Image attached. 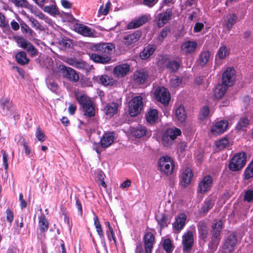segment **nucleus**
Wrapping results in <instances>:
<instances>
[{
	"instance_id": "f257e3e1",
	"label": "nucleus",
	"mask_w": 253,
	"mask_h": 253,
	"mask_svg": "<svg viewBox=\"0 0 253 253\" xmlns=\"http://www.w3.org/2000/svg\"><path fill=\"white\" fill-rule=\"evenodd\" d=\"M76 100L81 105L84 116L90 118L95 116V108L90 98L84 94L76 95Z\"/></svg>"
},
{
	"instance_id": "f03ea898",
	"label": "nucleus",
	"mask_w": 253,
	"mask_h": 253,
	"mask_svg": "<svg viewBox=\"0 0 253 253\" xmlns=\"http://www.w3.org/2000/svg\"><path fill=\"white\" fill-rule=\"evenodd\" d=\"M246 162V154L244 152L237 153L230 161L229 169L232 171H240L245 167Z\"/></svg>"
},
{
	"instance_id": "7ed1b4c3",
	"label": "nucleus",
	"mask_w": 253,
	"mask_h": 253,
	"mask_svg": "<svg viewBox=\"0 0 253 253\" xmlns=\"http://www.w3.org/2000/svg\"><path fill=\"white\" fill-rule=\"evenodd\" d=\"M223 228L221 220L217 221L212 225L211 238L209 247L211 252H214L217 248L220 241V232Z\"/></svg>"
},
{
	"instance_id": "20e7f679",
	"label": "nucleus",
	"mask_w": 253,
	"mask_h": 253,
	"mask_svg": "<svg viewBox=\"0 0 253 253\" xmlns=\"http://www.w3.org/2000/svg\"><path fill=\"white\" fill-rule=\"evenodd\" d=\"M181 131L176 127L168 128L162 135L161 142L166 147H170L174 143L177 136L180 135Z\"/></svg>"
},
{
	"instance_id": "39448f33",
	"label": "nucleus",
	"mask_w": 253,
	"mask_h": 253,
	"mask_svg": "<svg viewBox=\"0 0 253 253\" xmlns=\"http://www.w3.org/2000/svg\"><path fill=\"white\" fill-rule=\"evenodd\" d=\"M158 167L162 173L169 175L172 173L174 167L173 160L169 156L161 157L158 162Z\"/></svg>"
},
{
	"instance_id": "423d86ee",
	"label": "nucleus",
	"mask_w": 253,
	"mask_h": 253,
	"mask_svg": "<svg viewBox=\"0 0 253 253\" xmlns=\"http://www.w3.org/2000/svg\"><path fill=\"white\" fill-rule=\"evenodd\" d=\"M143 98L141 96L134 97L129 102V114L135 117L141 112L143 107Z\"/></svg>"
},
{
	"instance_id": "0eeeda50",
	"label": "nucleus",
	"mask_w": 253,
	"mask_h": 253,
	"mask_svg": "<svg viewBox=\"0 0 253 253\" xmlns=\"http://www.w3.org/2000/svg\"><path fill=\"white\" fill-rule=\"evenodd\" d=\"M115 48V46L113 43L102 42L93 45L91 47V49L95 52L110 56L114 50Z\"/></svg>"
},
{
	"instance_id": "6e6552de",
	"label": "nucleus",
	"mask_w": 253,
	"mask_h": 253,
	"mask_svg": "<svg viewBox=\"0 0 253 253\" xmlns=\"http://www.w3.org/2000/svg\"><path fill=\"white\" fill-rule=\"evenodd\" d=\"M236 79V71L233 67H228L222 77V83L226 87L232 86Z\"/></svg>"
},
{
	"instance_id": "1a4fd4ad",
	"label": "nucleus",
	"mask_w": 253,
	"mask_h": 253,
	"mask_svg": "<svg viewBox=\"0 0 253 253\" xmlns=\"http://www.w3.org/2000/svg\"><path fill=\"white\" fill-rule=\"evenodd\" d=\"M60 70L63 77L67 80L72 83H76L79 80L78 74L73 69L64 65H61L60 66Z\"/></svg>"
},
{
	"instance_id": "9d476101",
	"label": "nucleus",
	"mask_w": 253,
	"mask_h": 253,
	"mask_svg": "<svg viewBox=\"0 0 253 253\" xmlns=\"http://www.w3.org/2000/svg\"><path fill=\"white\" fill-rule=\"evenodd\" d=\"M238 244L237 235L232 233L230 234L225 240L223 246V252L224 253H231Z\"/></svg>"
},
{
	"instance_id": "9b49d317",
	"label": "nucleus",
	"mask_w": 253,
	"mask_h": 253,
	"mask_svg": "<svg viewBox=\"0 0 253 253\" xmlns=\"http://www.w3.org/2000/svg\"><path fill=\"white\" fill-rule=\"evenodd\" d=\"M155 96L157 101L167 105L170 99L169 91L164 87H158L155 92Z\"/></svg>"
},
{
	"instance_id": "f8f14e48",
	"label": "nucleus",
	"mask_w": 253,
	"mask_h": 253,
	"mask_svg": "<svg viewBox=\"0 0 253 253\" xmlns=\"http://www.w3.org/2000/svg\"><path fill=\"white\" fill-rule=\"evenodd\" d=\"M212 183V178L210 175L205 176L199 183L197 192L200 194H205L210 190Z\"/></svg>"
},
{
	"instance_id": "ddd939ff",
	"label": "nucleus",
	"mask_w": 253,
	"mask_h": 253,
	"mask_svg": "<svg viewBox=\"0 0 253 253\" xmlns=\"http://www.w3.org/2000/svg\"><path fill=\"white\" fill-rule=\"evenodd\" d=\"M129 70L130 66L128 64H121L114 68L113 73L115 77L121 78L126 76Z\"/></svg>"
},
{
	"instance_id": "4468645a",
	"label": "nucleus",
	"mask_w": 253,
	"mask_h": 253,
	"mask_svg": "<svg viewBox=\"0 0 253 253\" xmlns=\"http://www.w3.org/2000/svg\"><path fill=\"white\" fill-rule=\"evenodd\" d=\"M130 131L133 136L136 138H141L144 136L149 137L151 135V131L142 125H138L136 127L131 128Z\"/></svg>"
},
{
	"instance_id": "2eb2a0df",
	"label": "nucleus",
	"mask_w": 253,
	"mask_h": 253,
	"mask_svg": "<svg viewBox=\"0 0 253 253\" xmlns=\"http://www.w3.org/2000/svg\"><path fill=\"white\" fill-rule=\"evenodd\" d=\"M193 234L191 231H188L182 236V245L183 251L189 252L193 245Z\"/></svg>"
},
{
	"instance_id": "dca6fc26",
	"label": "nucleus",
	"mask_w": 253,
	"mask_h": 253,
	"mask_svg": "<svg viewBox=\"0 0 253 253\" xmlns=\"http://www.w3.org/2000/svg\"><path fill=\"white\" fill-rule=\"evenodd\" d=\"M172 15V12L171 9H168L165 12L160 13L158 14L157 25L159 27H162L165 24L167 23L170 20Z\"/></svg>"
},
{
	"instance_id": "f3484780",
	"label": "nucleus",
	"mask_w": 253,
	"mask_h": 253,
	"mask_svg": "<svg viewBox=\"0 0 253 253\" xmlns=\"http://www.w3.org/2000/svg\"><path fill=\"white\" fill-rule=\"evenodd\" d=\"M228 123L227 121L221 120L212 126L211 131L214 135L223 133L227 128Z\"/></svg>"
},
{
	"instance_id": "a211bd4d",
	"label": "nucleus",
	"mask_w": 253,
	"mask_h": 253,
	"mask_svg": "<svg viewBox=\"0 0 253 253\" xmlns=\"http://www.w3.org/2000/svg\"><path fill=\"white\" fill-rule=\"evenodd\" d=\"M197 45L196 41H187L181 44V49L184 54H190L195 51Z\"/></svg>"
},
{
	"instance_id": "6ab92c4d",
	"label": "nucleus",
	"mask_w": 253,
	"mask_h": 253,
	"mask_svg": "<svg viewBox=\"0 0 253 253\" xmlns=\"http://www.w3.org/2000/svg\"><path fill=\"white\" fill-rule=\"evenodd\" d=\"M141 36V32L136 31L133 33L125 36L123 39V42L126 46L130 45L137 42Z\"/></svg>"
},
{
	"instance_id": "aec40b11",
	"label": "nucleus",
	"mask_w": 253,
	"mask_h": 253,
	"mask_svg": "<svg viewBox=\"0 0 253 253\" xmlns=\"http://www.w3.org/2000/svg\"><path fill=\"white\" fill-rule=\"evenodd\" d=\"M89 55L90 58L97 63L106 64L109 63L111 59L110 56L104 55L98 52L92 53Z\"/></svg>"
},
{
	"instance_id": "412c9836",
	"label": "nucleus",
	"mask_w": 253,
	"mask_h": 253,
	"mask_svg": "<svg viewBox=\"0 0 253 253\" xmlns=\"http://www.w3.org/2000/svg\"><path fill=\"white\" fill-rule=\"evenodd\" d=\"M148 77V72L144 69L135 71L133 74V79L136 83L140 84L144 83Z\"/></svg>"
},
{
	"instance_id": "4be33fe9",
	"label": "nucleus",
	"mask_w": 253,
	"mask_h": 253,
	"mask_svg": "<svg viewBox=\"0 0 253 253\" xmlns=\"http://www.w3.org/2000/svg\"><path fill=\"white\" fill-rule=\"evenodd\" d=\"M193 176V174L192 170L189 168H186L181 175L182 185L184 187H186L190 184Z\"/></svg>"
},
{
	"instance_id": "5701e85b",
	"label": "nucleus",
	"mask_w": 253,
	"mask_h": 253,
	"mask_svg": "<svg viewBox=\"0 0 253 253\" xmlns=\"http://www.w3.org/2000/svg\"><path fill=\"white\" fill-rule=\"evenodd\" d=\"M186 220V215L183 213L179 214L173 223V227L177 230H181L184 227Z\"/></svg>"
},
{
	"instance_id": "b1692460",
	"label": "nucleus",
	"mask_w": 253,
	"mask_h": 253,
	"mask_svg": "<svg viewBox=\"0 0 253 253\" xmlns=\"http://www.w3.org/2000/svg\"><path fill=\"white\" fill-rule=\"evenodd\" d=\"M175 116L179 122L183 124L187 118V114L184 106L180 105L175 111Z\"/></svg>"
},
{
	"instance_id": "393cba45",
	"label": "nucleus",
	"mask_w": 253,
	"mask_h": 253,
	"mask_svg": "<svg viewBox=\"0 0 253 253\" xmlns=\"http://www.w3.org/2000/svg\"><path fill=\"white\" fill-rule=\"evenodd\" d=\"M114 140V136L111 133L104 134L100 139V144L102 147L106 148L112 144Z\"/></svg>"
},
{
	"instance_id": "a878e982",
	"label": "nucleus",
	"mask_w": 253,
	"mask_h": 253,
	"mask_svg": "<svg viewBox=\"0 0 253 253\" xmlns=\"http://www.w3.org/2000/svg\"><path fill=\"white\" fill-rule=\"evenodd\" d=\"M147 21L148 17L146 15L142 16L138 19L128 23L127 25V28L128 29L138 28L145 23Z\"/></svg>"
},
{
	"instance_id": "bb28decb",
	"label": "nucleus",
	"mask_w": 253,
	"mask_h": 253,
	"mask_svg": "<svg viewBox=\"0 0 253 253\" xmlns=\"http://www.w3.org/2000/svg\"><path fill=\"white\" fill-rule=\"evenodd\" d=\"M158 112L156 109H150L146 114L145 118L147 123L152 124L158 119Z\"/></svg>"
},
{
	"instance_id": "cd10ccee",
	"label": "nucleus",
	"mask_w": 253,
	"mask_h": 253,
	"mask_svg": "<svg viewBox=\"0 0 253 253\" xmlns=\"http://www.w3.org/2000/svg\"><path fill=\"white\" fill-rule=\"evenodd\" d=\"M155 50L156 47L155 45H148L140 52V57L142 59L145 60L152 55Z\"/></svg>"
},
{
	"instance_id": "c85d7f7f",
	"label": "nucleus",
	"mask_w": 253,
	"mask_h": 253,
	"mask_svg": "<svg viewBox=\"0 0 253 253\" xmlns=\"http://www.w3.org/2000/svg\"><path fill=\"white\" fill-rule=\"evenodd\" d=\"M0 106L4 113L6 114L12 108V105L8 97H2L0 99Z\"/></svg>"
},
{
	"instance_id": "c756f323",
	"label": "nucleus",
	"mask_w": 253,
	"mask_h": 253,
	"mask_svg": "<svg viewBox=\"0 0 253 253\" xmlns=\"http://www.w3.org/2000/svg\"><path fill=\"white\" fill-rule=\"evenodd\" d=\"M228 87L223 85L222 83L221 84H218L213 90L214 97L216 99L221 98L224 95Z\"/></svg>"
},
{
	"instance_id": "7c9ffc66",
	"label": "nucleus",
	"mask_w": 253,
	"mask_h": 253,
	"mask_svg": "<svg viewBox=\"0 0 253 253\" xmlns=\"http://www.w3.org/2000/svg\"><path fill=\"white\" fill-rule=\"evenodd\" d=\"M250 124V120L246 117L240 118L236 126V129L238 131H245Z\"/></svg>"
},
{
	"instance_id": "2f4dec72",
	"label": "nucleus",
	"mask_w": 253,
	"mask_h": 253,
	"mask_svg": "<svg viewBox=\"0 0 253 253\" xmlns=\"http://www.w3.org/2000/svg\"><path fill=\"white\" fill-rule=\"evenodd\" d=\"M211 56L209 50L202 51L199 56V64L202 67L204 66L209 61Z\"/></svg>"
},
{
	"instance_id": "473e14b6",
	"label": "nucleus",
	"mask_w": 253,
	"mask_h": 253,
	"mask_svg": "<svg viewBox=\"0 0 253 253\" xmlns=\"http://www.w3.org/2000/svg\"><path fill=\"white\" fill-rule=\"evenodd\" d=\"M75 29L78 33L85 36H90L93 34L90 28L82 24H77Z\"/></svg>"
},
{
	"instance_id": "72a5a7b5",
	"label": "nucleus",
	"mask_w": 253,
	"mask_h": 253,
	"mask_svg": "<svg viewBox=\"0 0 253 253\" xmlns=\"http://www.w3.org/2000/svg\"><path fill=\"white\" fill-rule=\"evenodd\" d=\"M16 61L21 65H25L29 62V59L27 57V54L24 51L18 52L15 55Z\"/></svg>"
},
{
	"instance_id": "f704fd0d",
	"label": "nucleus",
	"mask_w": 253,
	"mask_h": 253,
	"mask_svg": "<svg viewBox=\"0 0 253 253\" xmlns=\"http://www.w3.org/2000/svg\"><path fill=\"white\" fill-rule=\"evenodd\" d=\"M198 228L200 238L202 239L206 238L208 234V230L205 222L203 221H200L198 224Z\"/></svg>"
},
{
	"instance_id": "c9c22d12",
	"label": "nucleus",
	"mask_w": 253,
	"mask_h": 253,
	"mask_svg": "<svg viewBox=\"0 0 253 253\" xmlns=\"http://www.w3.org/2000/svg\"><path fill=\"white\" fill-rule=\"evenodd\" d=\"M230 48L224 45H222L219 47L216 57H218L220 60L225 59L230 54Z\"/></svg>"
},
{
	"instance_id": "e433bc0d",
	"label": "nucleus",
	"mask_w": 253,
	"mask_h": 253,
	"mask_svg": "<svg viewBox=\"0 0 253 253\" xmlns=\"http://www.w3.org/2000/svg\"><path fill=\"white\" fill-rule=\"evenodd\" d=\"M225 26L228 30H230L233 26L236 23L237 16L235 14H229L227 15Z\"/></svg>"
},
{
	"instance_id": "4c0bfd02",
	"label": "nucleus",
	"mask_w": 253,
	"mask_h": 253,
	"mask_svg": "<svg viewBox=\"0 0 253 253\" xmlns=\"http://www.w3.org/2000/svg\"><path fill=\"white\" fill-rule=\"evenodd\" d=\"M214 202L211 199H206L201 207V213L206 214L209 210L212 208Z\"/></svg>"
},
{
	"instance_id": "58836bf2",
	"label": "nucleus",
	"mask_w": 253,
	"mask_h": 253,
	"mask_svg": "<svg viewBox=\"0 0 253 253\" xmlns=\"http://www.w3.org/2000/svg\"><path fill=\"white\" fill-rule=\"evenodd\" d=\"M118 107V104L115 102L107 105L105 108L106 114L110 116H113L117 113Z\"/></svg>"
},
{
	"instance_id": "ea45409f",
	"label": "nucleus",
	"mask_w": 253,
	"mask_h": 253,
	"mask_svg": "<svg viewBox=\"0 0 253 253\" xmlns=\"http://www.w3.org/2000/svg\"><path fill=\"white\" fill-rule=\"evenodd\" d=\"M39 227L41 232L46 231L48 228V223L44 215L42 214L39 217Z\"/></svg>"
},
{
	"instance_id": "a19ab883",
	"label": "nucleus",
	"mask_w": 253,
	"mask_h": 253,
	"mask_svg": "<svg viewBox=\"0 0 253 253\" xmlns=\"http://www.w3.org/2000/svg\"><path fill=\"white\" fill-rule=\"evenodd\" d=\"M75 67L78 69H84L87 71L93 69L92 65H89L86 62L83 60H77Z\"/></svg>"
},
{
	"instance_id": "79ce46f5",
	"label": "nucleus",
	"mask_w": 253,
	"mask_h": 253,
	"mask_svg": "<svg viewBox=\"0 0 253 253\" xmlns=\"http://www.w3.org/2000/svg\"><path fill=\"white\" fill-rule=\"evenodd\" d=\"M100 81L104 85H112L115 83V80L110 76L104 75L100 77Z\"/></svg>"
},
{
	"instance_id": "37998d69",
	"label": "nucleus",
	"mask_w": 253,
	"mask_h": 253,
	"mask_svg": "<svg viewBox=\"0 0 253 253\" xmlns=\"http://www.w3.org/2000/svg\"><path fill=\"white\" fill-rule=\"evenodd\" d=\"M94 224L95 226L96 231L98 235L100 236L101 240L104 239V234L102 228V226L101 224L100 223L98 217L96 216H95L94 217Z\"/></svg>"
},
{
	"instance_id": "c03bdc74",
	"label": "nucleus",
	"mask_w": 253,
	"mask_h": 253,
	"mask_svg": "<svg viewBox=\"0 0 253 253\" xmlns=\"http://www.w3.org/2000/svg\"><path fill=\"white\" fill-rule=\"evenodd\" d=\"M157 220L161 226V228L167 226L169 223V221L166 215L162 214L157 216Z\"/></svg>"
},
{
	"instance_id": "a18cd8bd",
	"label": "nucleus",
	"mask_w": 253,
	"mask_h": 253,
	"mask_svg": "<svg viewBox=\"0 0 253 253\" xmlns=\"http://www.w3.org/2000/svg\"><path fill=\"white\" fill-rule=\"evenodd\" d=\"M244 179L247 180L253 177V161L244 171Z\"/></svg>"
},
{
	"instance_id": "49530a36",
	"label": "nucleus",
	"mask_w": 253,
	"mask_h": 253,
	"mask_svg": "<svg viewBox=\"0 0 253 253\" xmlns=\"http://www.w3.org/2000/svg\"><path fill=\"white\" fill-rule=\"evenodd\" d=\"M179 66L180 64L178 62L173 60L169 61L167 64L166 67L170 71V72H174L178 69Z\"/></svg>"
},
{
	"instance_id": "de8ad7c7",
	"label": "nucleus",
	"mask_w": 253,
	"mask_h": 253,
	"mask_svg": "<svg viewBox=\"0 0 253 253\" xmlns=\"http://www.w3.org/2000/svg\"><path fill=\"white\" fill-rule=\"evenodd\" d=\"M16 6L30 8L31 6L26 0H10Z\"/></svg>"
},
{
	"instance_id": "09e8293b",
	"label": "nucleus",
	"mask_w": 253,
	"mask_h": 253,
	"mask_svg": "<svg viewBox=\"0 0 253 253\" xmlns=\"http://www.w3.org/2000/svg\"><path fill=\"white\" fill-rule=\"evenodd\" d=\"M163 248L167 253H171L172 251V246L169 239H165L163 243Z\"/></svg>"
},
{
	"instance_id": "8fccbe9b",
	"label": "nucleus",
	"mask_w": 253,
	"mask_h": 253,
	"mask_svg": "<svg viewBox=\"0 0 253 253\" xmlns=\"http://www.w3.org/2000/svg\"><path fill=\"white\" fill-rule=\"evenodd\" d=\"M169 32L170 30L168 27H165L160 32V35L158 37V40L160 42L163 41L167 37Z\"/></svg>"
},
{
	"instance_id": "3c124183",
	"label": "nucleus",
	"mask_w": 253,
	"mask_h": 253,
	"mask_svg": "<svg viewBox=\"0 0 253 253\" xmlns=\"http://www.w3.org/2000/svg\"><path fill=\"white\" fill-rule=\"evenodd\" d=\"M43 10L45 12L52 15H56L59 14L58 10L53 5L46 6L44 7Z\"/></svg>"
},
{
	"instance_id": "603ef678",
	"label": "nucleus",
	"mask_w": 253,
	"mask_h": 253,
	"mask_svg": "<svg viewBox=\"0 0 253 253\" xmlns=\"http://www.w3.org/2000/svg\"><path fill=\"white\" fill-rule=\"evenodd\" d=\"M144 243H154L155 236L151 232H147L144 237Z\"/></svg>"
},
{
	"instance_id": "864d4df0",
	"label": "nucleus",
	"mask_w": 253,
	"mask_h": 253,
	"mask_svg": "<svg viewBox=\"0 0 253 253\" xmlns=\"http://www.w3.org/2000/svg\"><path fill=\"white\" fill-rule=\"evenodd\" d=\"M28 18L33 27L38 30L42 29L41 24L37 20L32 17H28Z\"/></svg>"
},
{
	"instance_id": "5fc2aeb1",
	"label": "nucleus",
	"mask_w": 253,
	"mask_h": 253,
	"mask_svg": "<svg viewBox=\"0 0 253 253\" xmlns=\"http://www.w3.org/2000/svg\"><path fill=\"white\" fill-rule=\"evenodd\" d=\"M36 136L40 141L43 142L45 140V135L43 132L40 127H37L36 132Z\"/></svg>"
},
{
	"instance_id": "6e6d98bb",
	"label": "nucleus",
	"mask_w": 253,
	"mask_h": 253,
	"mask_svg": "<svg viewBox=\"0 0 253 253\" xmlns=\"http://www.w3.org/2000/svg\"><path fill=\"white\" fill-rule=\"evenodd\" d=\"M17 42L20 45V46L25 49L31 42L22 37H18Z\"/></svg>"
},
{
	"instance_id": "4d7b16f0",
	"label": "nucleus",
	"mask_w": 253,
	"mask_h": 253,
	"mask_svg": "<svg viewBox=\"0 0 253 253\" xmlns=\"http://www.w3.org/2000/svg\"><path fill=\"white\" fill-rule=\"evenodd\" d=\"M181 82V80L177 76H174L170 79V84L171 86L175 87L178 86Z\"/></svg>"
},
{
	"instance_id": "13d9d810",
	"label": "nucleus",
	"mask_w": 253,
	"mask_h": 253,
	"mask_svg": "<svg viewBox=\"0 0 253 253\" xmlns=\"http://www.w3.org/2000/svg\"><path fill=\"white\" fill-rule=\"evenodd\" d=\"M228 144L229 140L227 138H224L216 142V146L220 149H222L227 146Z\"/></svg>"
},
{
	"instance_id": "bf43d9fd",
	"label": "nucleus",
	"mask_w": 253,
	"mask_h": 253,
	"mask_svg": "<svg viewBox=\"0 0 253 253\" xmlns=\"http://www.w3.org/2000/svg\"><path fill=\"white\" fill-rule=\"evenodd\" d=\"M59 44L61 46L67 48H70L72 44V42L69 39H62L60 42Z\"/></svg>"
},
{
	"instance_id": "052dcab7",
	"label": "nucleus",
	"mask_w": 253,
	"mask_h": 253,
	"mask_svg": "<svg viewBox=\"0 0 253 253\" xmlns=\"http://www.w3.org/2000/svg\"><path fill=\"white\" fill-rule=\"evenodd\" d=\"M244 200L248 202L253 200V190H249L245 192Z\"/></svg>"
},
{
	"instance_id": "680f3d73",
	"label": "nucleus",
	"mask_w": 253,
	"mask_h": 253,
	"mask_svg": "<svg viewBox=\"0 0 253 253\" xmlns=\"http://www.w3.org/2000/svg\"><path fill=\"white\" fill-rule=\"evenodd\" d=\"M47 85L48 87L53 91H56L58 85L53 81L49 80L47 81Z\"/></svg>"
},
{
	"instance_id": "e2e57ef3",
	"label": "nucleus",
	"mask_w": 253,
	"mask_h": 253,
	"mask_svg": "<svg viewBox=\"0 0 253 253\" xmlns=\"http://www.w3.org/2000/svg\"><path fill=\"white\" fill-rule=\"evenodd\" d=\"M25 49L32 56H35L37 53V49L31 43L29 44L28 46H27Z\"/></svg>"
},
{
	"instance_id": "0e129e2a",
	"label": "nucleus",
	"mask_w": 253,
	"mask_h": 253,
	"mask_svg": "<svg viewBox=\"0 0 253 253\" xmlns=\"http://www.w3.org/2000/svg\"><path fill=\"white\" fill-rule=\"evenodd\" d=\"M1 152L2 154L3 165L4 166L5 169L6 170H7L8 167V164L7 162L8 156L5 151L2 150H1Z\"/></svg>"
},
{
	"instance_id": "69168bd1",
	"label": "nucleus",
	"mask_w": 253,
	"mask_h": 253,
	"mask_svg": "<svg viewBox=\"0 0 253 253\" xmlns=\"http://www.w3.org/2000/svg\"><path fill=\"white\" fill-rule=\"evenodd\" d=\"M110 6H111V3L110 2H108L106 4H105V8H104L103 9V7H101L100 8V10L101 11V13L103 14V15H107L109 12V8L110 7Z\"/></svg>"
},
{
	"instance_id": "338daca9",
	"label": "nucleus",
	"mask_w": 253,
	"mask_h": 253,
	"mask_svg": "<svg viewBox=\"0 0 253 253\" xmlns=\"http://www.w3.org/2000/svg\"><path fill=\"white\" fill-rule=\"evenodd\" d=\"M209 109L208 107H204L202 110H201V115H202L203 117H201V119H204L207 117H208L209 114Z\"/></svg>"
},
{
	"instance_id": "774afa93",
	"label": "nucleus",
	"mask_w": 253,
	"mask_h": 253,
	"mask_svg": "<svg viewBox=\"0 0 253 253\" xmlns=\"http://www.w3.org/2000/svg\"><path fill=\"white\" fill-rule=\"evenodd\" d=\"M154 243H144L145 251L146 253H151L153 248Z\"/></svg>"
}]
</instances>
